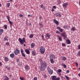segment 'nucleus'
Segmentation results:
<instances>
[{"instance_id": "1", "label": "nucleus", "mask_w": 80, "mask_h": 80, "mask_svg": "<svg viewBox=\"0 0 80 80\" xmlns=\"http://www.w3.org/2000/svg\"><path fill=\"white\" fill-rule=\"evenodd\" d=\"M41 67L39 69L41 72H43L45 70V68H47V64L45 62H43L41 63Z\"/></svg>"}, {"instance_id": "2", "label": "nucleus", "mask_w": 80, "mask_h": 80, "mask_svg": "<svg viewBox=\"0 0 80 80\" xmlns=\"http://www.w3.org/2000/svg\"><path fill=\"white\" fill-rule=\"evenodd\" d=\"M18 41H19L20 43V44H22V45H23L24 43L26 42V41H25V38H23L22 40L20 38H19L18 39Z\"/></svg>"}, {"instance_id": "3", "label": "nucleus", "mask_w": 80, "mask_h": 80, "mask_svg": "<svg viewBox=\"0 0 80 80\" xmlns=\"http://www.w3.org/2000/svg\"><path fill=\"white\" fill-rule=\"evenodd\" d=\"M45 48L43 47H41L39 49V52L42 53L43 54L45 53Z\"/></svg>"}, {"instance_id": "4", "label": "nucleus", "mask_w": 80, "mask_h": 80, "mask_svg": "<svg viewBox=\"0 0 80 80\" xmlns=\"http://www.w3.org/2000/svg\"><path fill=\"white\" fill-rule=\"evenodd\" d=\"M47 70L49 74H50V75H52V74L53 73V71L51 70V69L48 66V67Z\"/></svg>"}, {"instance_id": "5", "label": "nucleus", "mask_w": 80, "mask_h": 80, "mask_svg": "<svg viewBox=\"0 0 80 80\" xmlns=\"http://www.w3.org/2000/svg\"><path fill=\"white\" fill-rule=\"evenodd\" d=\"M52 78V80H60V78H56V77L55 76H53L51 77Z\"/></svg>"}, {"instance_id": "6", "label": "nucleus", "mask_w": 80, "mask_h": 80, "mask_svg": "<svg viewBox=\"0 0 80 80\" xmlns=\"http://www.w3.org/2000/svg\"><path fill=\"white\" fill-rule=\"evenodd\" d=\"M14 53L15 55H18V53H20V50L18 49H16L14 52Z\"/></svg>"}, {"instance_id": "7", "label": "nucleus", "mask_w": 80, "mask_h": 80, "mask_svg": "<svg viewBox=\"0 0 80 80\" xmlns=\"http://www.w3.org/2000/svg\"><path fill=\"white\" fill-rule=\"evenodd\" d=\"M68 6V2H66L63 4L62 7L64 8H67Z\"/></svg>"}, {"instance_id": "8", "label": "nucleus", "mask_w": 80, "mask_h": 80, "mask_svg": "<svg viewBox=\"0 0 80 80\" xmlns=\"http://www.w3.org/2000/svg\"><path fill=\"white\" fill-rule=\"evenodd\" d=\"M23 50L22 49H21V52L22 57H25V54H24V53H23Z\"/></svg>"}, {"instance_id": "9", "label": "nucleus", "mask_w": 80, "mask_h": 80, "mask_svg": "<svg viewBox=\"0 0 80 80\" xmlns=\"http://www.w3.org/2000/svg\"><path fill=\"white\" fill-rule=\"evenodd\" d=\"M45 37H48V38H50V33H47L45 35Z\"/></svg>"}, {"instance_id": "10", "label": "nucleus", "mask_w": 80, "mask_h": 80, "mask_svg": "<svg viewBox=\"0 0 80 80\" xmlns=\"http://www.w3.org/2000/svg\"><path fill=\"white\" fill-rule=\"evenodd\" d=\"M53 22L54 23H55L56 24V25H58L59 23H58V22L55 19H54L53 20Z\"/></svg>"}, {"instance_id": "11", "label": "nucleus", "mask_w": 80, "mask_h": 80, "mask_svg": "<svg viewBox=\"0 0 80 80\" xmlns=\"http://www.w3.org/2000/svg\"><path fill=\"white\" fill-rule=\"evenodd\" d=\"M56 15L57 17H61V14H60V12H57L56 13Z\"/></svg>"}, {"instance_id": "12", "label": "nucleus", "mask_w": 80, "mask_h": 80, "mask_svg": "<svg viewBox=\"0 0 80 80\" xmlns=\"http://www.w3.org/2000/svg\"><path fill=\"white\" fill-rule=\"evenodd\" d=\"M10 57L11 58H14V57H15V54L13 53H11L10 54Z\"/></svg>"}, {"instance_id": "13", "label": "nucleus", "mask_w": 80, "mask_h": 80, "mask_svg": "<svg viewBox=\"0 0 80 80\" xmlns=\"http://www.w3.org/2000/svg\"><path fill=\"white\" fill-rule=\"evenodd\" d=\"M25 51L27 54H29L30 53V51H29V50L28 49H25Z\"/></svg>"}, {"instance_id": "14", "label": "nucleus", "mask_w": 80, "mask_h": 80, "mask_svg": "<svg viewBox=\"0 0 80 80\" xmlns=\"http://www.w3.org/2000/svg\"><path fill=\"white\" fill-rule=\"evenodd\" d=\"M50 58H55V55H51L50 56Z\"/></svg>"}, {"instance_id": "15", "label": "nucleus", "mask_w": 80, "mask_h": 80, "mask_svg": "<svg viewBox=\"0 0 80 80\" xmlns=\"http://www.w3.org/2000/svg\"><path fill=\"white\" fill-rule=\"evenodd\" d=\"M66 42L67 44H70L71 42L69 40H67L66 41Z\"/></svg>"}, {"instance_id": "16", "label": "nucleus", "mask_w": 80, "mask_h": 80, "mask_svg": "<svg viewBox=\"0 0 80 80\" xmlns=\"http://www.w3.org/2000/svg\"><path fill=\"white\" fill-rule=\"evenodd\" d=\"M28 68H29L28 66H27V65L25 66V70H28Z\"/></svg>"}, {"instance_id": "17", "label": "nucleus", "mask_w": 80, "mask_h": 80, "mask_svg": "<svg viewBox=\"0 0 80 80\" xmlns=\"http://www.w3.org/2000/svg\"><path fill=\"white\" fill-rule=\"evenodd\" d=\"M61 35L62 37H64L66 35V33L65 32H63L62 33Z\"/></svg>"}, {"instance_id": "18", "label": "nucleus", "mask_w": 80, "mask_h": 80, "mask_svg": "<svg viewBox=\"0 0 80 80\" xmlns=\"http://www.w3.org/2000/svg\"><path fill=\"white\" fill-rule=\"evenodd\" d=\"M4 60L5 62H8V59L7 57H5L4 58Z\"/></svg>"}, {"instance_id": "19", "label": "nucleus", "mask_w": 80, "mask_h": 80, "mask_svg": "<svg viewBox=\"0 0 80 80\" xmlns=\"http://www.w3.org/2000/svg\"><path fill=\"white\" fill-rule=\"evenodd\" d=\"M67 59V58L65 57H62V60H63V61H65V60H66V59Z\"/></svg>"}, {"instance_id": "20", "label": "nucleus", "mask_w": 80, "mask_h": 80, "mask_svg": "<svg viewBox=\"0 0 80 80\" xmlns=\"http://www.w3.org/2000/svg\"><path fill=\"white\" fill-rule=\"evenodd\" d=\"M50 61L51 63H54V61H53V59L52 58H50Z\"/></svg>"}, {"instance_id": "21", "label": "nucleus", "mask_w": 80, "mask_h": 80, "mask_svg": "<svg viewBox=\"0 0 80 80\" xmlns=\"http://www.w3.org/2000/svg\"><path fill=\"white\" fill-rule=\"evenodd\" d=\"M31 48H33L35 46V44L33 43H32L31 45Z\"/></svg>"}, {"instance_id": "22", "label": "nucleus", "mask_w": 80, "mask_h": 80, "mask_svg": "<svg viewBox=\"0 0 80 80\" xmlns=\"http://www.w3.org/2000/svg\"><path fill=\"white\" fill-rule=\"evenodd\" d=\"M5 80H9V78H8L7 76H5V78H4Z\"/></svg>"}, {"instance_id": "23", "label": "nucleus", "mask_w": 80, "mask_h": 80, "mask_svg": "<svg viewBox=\"0 0 80 80\" xmlns=\"http://www.w3.org/2000/svg\"><path fill=\"white\" fill-rule=\"evenodd\" d=\"M58 38L59 41H62V38L61 37V36H60Z\"/></svg>"}, {"instance_id": "24", "label": "nucleus", "mask_w": 80, "mask_h": 80, "mask_svg": "<svg viewBox=\"0 0 80 80\" xmlns=\"http://www.w3.org/2000/svg\"><path fill=\"white\" fill-rule=\"evenodd\" d=\"M33 35L32 34H30L29 35V37L30 38H33Z\"/></svg>"}, {"instance_id": "25", "label": "nucleus", "mask_w": 80, "mask_h": 80, "mask_svg": "<svg viewBox=\"0 0 80 80\" xmlns=\"http://www.w3.org/2000/svg\"><path fill=\"white\" fill-rule=\"evenodd\" d=\"M32 55L34 56L35 55V54H36V53L35 51H32Z\"/></svg>"}, {"instance_id": "26", "label": "nucleus", "mask_w": 80, "mask_h": 80, "mask_svg": "<svg viewBox=\"0 0 80 80\" xmlns=\"http://www.w3.org/2000/svg\"><path fill=\"white\" fill-rule=\"evenodd\" d=\"M4 41H8V39L6 37H5L4 39Z\"/></svg>"}, {"instance_id": "27", "label": "nucleus", "mask_w": 80, "mask_h": 80, "mask_svg": "<svg viewBox=\"0 0 80 80\" xmlns=\"http://www.w3.org/2000/svg\"><path fill=\"white\" fill-rule=\"evenodd\" d=\"M75 29L74 28H72L71 29V31H75Z\"/></svg>"}, {"instance_id": "28", "label": "nucleus", "mask_w": 80, "mask_h": 80, "mask_svg": "<svg viewBox=\"0 0 80 80\" xmlns=\"http://www.w3.org/2000/svg\"><path fill=\"white\" fill-rule=\"evenodd\" d=\"M39 25L40 26V27H41V28H42V27H43V24L42 23L40 22L39 23Z\"/></svg>"}, {"instance_id": "29", "label": "nucleus", "mask_w": 80, "mask_h": 80, "mask_svg": "<svg viewBox=\"0 0 80 80\" xmlns=\"http://www.w3.org/2000/svg\"><path fill=\"white\" fill-rule=\"evenodd\" d=\"M20 79H21V80H25V79L24 77H20Z\"/></svg>"}, {"instance_id": "30", "label": "nucleus", "mask_w": 80, "mask_h": 80, "mask_svg": "<svg viewBox=\"0 0 80 80\" xmlns=\"http://www.w3.org/2000/svg\"><path fill=\"white\" fill-rule=\"evenodd\" d=\"M10 3H7V7H10Z\"/></svg>"}, {"instance_id": "31", "label": "nucleus", "mask_w": 80, "mask_h": 80, "mask_svg": "<svg viewBox=\"0 0 80 80\" xmlns=\"http://www.w3.org/2000/svg\"><path fill=\"white\" fill-rule=\"evenodd\" d=\"M7 17L8 21H9L10 20V16H7Z\"/></svg>"}, {"instance_id": "32", "label": "nucleus", "mask_w": 80, "mask_h": 80, "mask_svg": "<svg viewBox=\"0 0 80 80\" xmlns=\"http://www.w3.org/2000/svg\"><path fill=\"white\" fill-rule=\"evenodd\" d=\"M63 37H64V40H67V36H64Z\"/></svg>"}, {"instance_id": "33", "label": "nucleus", "mask_w": 80, "mask_h": 80, "mask_svg": "<svg viewBox=\"0 0 80 80\" xmlns=\"http://www.w3.org/2000/svg\"><path fill=\"white\" fill-rule=\"evenodd\" d=\"M3 32V29H0V32L1 33H2Z\"/></svg>"}, {"instance_id": "34", "label": "nucleus", "mask_w": 80, "mask_h": 80, "mask_svg": "<svg viewBox=\"0 0 80 80\" xmlns=\"http://www.w3.org/2000/svg\"><path fill=\"white\" fill-rule=\"evenodd\" d=\"M5 45L7 46H8L9 45V43L8 42H6L5 43Z\"/></svg>"}, {"instance_id": "35", "label": "nucleus", "mask_w": 80, "mask_h": 80, "mask_svg": "<svg viewBox=\"0 0 80 80\" xmlns=\"http://www.w3.org/2000/svg\"><path fill=\"white\" fill-rule=\"evenodd\" d=\"M8 22H9V23L11 25H12V22H11V21H10V20L9 21H8Z\"/></svg>"}, {"instance_id": "36", "label": "nucleus", "mask_w": 80, "mask_h": 80, "mask_svg": "<svg viewBox=\"0 0 80 80\" xmlns=\"http://www.w3.org/2000/svg\"><path fill=\"white\" fill-rule=\"evenodd\" d=\"M4 27L5 29H7V25H4Z\"/></svg>"}, {"instance_id": "37", "label": "nucleus", "mask_w": 80, "mask_h": 80, "mask_svg": "<svg viewBox=\"0 0 80 80\" xmlns=\"http://www.w3.org/2000/svg\"><path fill=\"white\" fill-rule=\"evenodd\" d=\"M62 45L63 47H65L66 46V45H65V44L64 43H62Z\"/></svg>"}, {"instance_id": "38", "label": "nucleus", "mask_w": 80, "mask_h": 80, "mask_svg": "<svg viewBox=\"0 0 80 80\" xmlns=\"http://www.w3.org/2000/svg\"><path fill=\"white\" fill-rule=\"evenodd\" d=\"M59 30L60 32H63V30L62 29H60Z\"/></svg>"}, {"instance_id": "39", "label": "nucleus", "mask_w": 80, "mask_h": 80, "mask_svg": "<svg viewBox=\"0 0 80 80\" xmlns=\"http://www.w3.org/2000/svg\"><path fill=\"white\" fill-rule=\"evenodd\" d=\"M37 78L36 77H34L33 79V80H37Z\"/></svg>"}, {"instance_id": "40", "label": "nucleus", "mask_w": 80, "mask_h": 80, "mask_svg": "<svg viewBox=\"0 0 80 80\" xmlns=\"http://www.w3.org/2000/svg\"><path fill=\"white\" fill-rule=\"evenodd\" d=\"M65 77L68 80H69V78H68V77L67 76H66Z\"/></svg>"}, {"instance_id": "41", "label": "nucleus", "mask_w": 80, "mask_h": 80, "mask_svg": "<svg viewBox=\"0 0 80 80\" xmlns=\"http://www.w3.org/2000/svg\"><path fill=\"white\" fill-rule=\"evenodd\" d=\"M67 26L66 25L64 26H63V28H65V29H67Z\"/></svg>"}, {"instance_id": "42", "label": "nucleus", "mask_w": 80, "mask_h": 80, "mask_svg": "<svg viewBox=\"0 0 80 80\" xmlns=\"http://www.w3.org/2000/svg\"><path fill=\"white\" fill-rule=\"evenodd\" d=\"M43 76L44 78H47V75H46V74H44Z\"/></svg>"}, {"instance_id": "43", "label": "nucleus", "mask_w": 80, "mask_h": 80, "mask_svg": "<svg viewBox=\"0 0 80 80\" xmlns=\"http://www.w3.org/2000/svg\"><path fill=\"white\" fill-rule=\"evenodd\" d=\"M42 17L41 16H40L39 18V19L40 20H42Z\"/></svg>"}, {"instance_id": "44", "label": "nucleus", "mask_w": 80, "mask_h": 80, "mask_svg": "<svg viewBox=\"0 0 80 80\" xmlns=\"http://www.w3.org/2000/svg\"><path fill=\"white\" fill-rule=\"evenodd\" d=\"M58 72H59V73L62 72V70H61V69H59L58 70Z\"/></svg>"}, {"instance_id": "45", "label": "nucleus", "mask_w": 80, "mask_h": 80, "mask_svg": "<svg viewBox=\"0 0 80 80\" xmlns=\"http://www.w3.org/2000/svg\"><path fill=\"white\" fill-rule=\"evenodd\" d=\"M19 17H23V15L20 14L19 15Z\"/></svg>"}, {"instance_id": "46", "label": "nucleus", "mask_w": 80, "mask_h": 80, "mask_svg": "<svg viewBox=\"0 0 80 80\" xmlns=\"http://www.w3.org/2000/svg\"><path fill=\"white\" fill-rule=\"evenodd\" d=\"M57 29H58V30H60V27H57Z\"/></svg>"}, {"instance_id": "47", "label": "nucleus", "mask_w": 80, "mask_h": 80, "mask_svg": "<svg viewBox=\"0 0 80 80\" xmlns=\"http://www.w3.org/2000/svg\"><path fill=\"white\" fill-rule=\"evenodd\" d=\"M75 63L76 65V67H78V63L77 62H76Z\"/></svg>"}, {"instance_id": "48", "label": "nucleus", "mask_w": 80, "mask_h": 80, "mask_svg": "<svg viewBox=\"0 0 80 80\" xmlns=\"http://www.w3.org/2000/svg\"><path fill=\"white\" fill-rule=\"evenodd\" d=\"M78 55L80 56V51H79L78 52Z\"/></svg>"}, {"instance_id": "49", "label": "nucleus", "mask_w": 80, "mask_h": 80, "mask_svg": "<svg viewBox=\"0 0 80 80\" xmlns=\"http://www.w3.org/2000/svg\"><path fill=\"white\" fill-rule=\"evenodd\" d=\"M16 61H17V62H20V60H19V59H16Z\"/></svg>"}, {"instance_id": "50", "label": "nucleus", "mask_w": 80, "mask_h": 80, "mask_svg": "<svg viewBox=\"0 0 80 80\" xmlns=\"http://www.w3.org/2000/svg\"><path fill=\"white\" fill-rule=\"evenodd\" d=\"M43 4H41V7L40 8H43Z\"/></svg>"}, {"instance_id": "51", "label": "nucleus", "mask_w": 80, "mask_h": 80, "mask_svg": "<svg viewBox=\"0 0 80 80\" xmlns=\"http://www.w3.org/2000/svg\"><path fill=\"white\" fill-rule=\"evenodd\" d=\"M63 67H64V68H66V65L65 64L63 65Z\"/></svg>"}, {"instance_id": "52", "label": "nucleus", "mask_w": 80, "mask_h": 80, "mask_svg": "<svg viewBox=\"0 0 80 80\" xmlns=\"http://www.w3.org/2000/svg\"><path fill=\"white\" fill-rule=\"evenodd\" d=\"M53 8L55 9L56 8V6H53Z\"/></svg>"}, {"instance_id": "53", "label": "nucleus", "mask_w": 80, "mask_h": 80, "mask_svg": "<svg viewBox=\"0 0 80 80\" xmlns=\"http://www.w3.org/2000/svg\"><path fill=\"white\" fill-rule=\"evenodd\" d=\"M42 39H43L44 38V36H43V35H42Z\"/></svg>"}, {"instance_id": "54", "label": "nucleus", "mask_w": 80, "mask_h": 80, "mask_svg": "<svg viewBox=\"0 0 80 80\" xmlns=\"http://www.w3.org/2000/svg\"><path fill=\"white\" fill-rule=\"evenodd\" d=\"M58 4H60V3H61V1H58Z\"/></svg>"}, {"instance_id": "55", "label": "nucleus", "mask_w": 80, "mask_h": 80, "mask_svg": "<svg viewBox=\"0 0 80 80\" xmlns=\"http://www.w3.org/2000/svg\"><path fill=\"white\" fill-rule=\"evenodd\" d=\"M10 68L9 67H8V68H7V70H10Z\"/></svg>"}, {"instance_id": "56", "label": "nucleus", "mask_w": 80, "mask_h": 80, "mask_svg": "<svg viewBox=\"0 0 80 80\" xmlns=\"http://www.w3.org/2000/svg\"><path fill=\"white\" fill-rule=\"evenodd\" d=\"M69 70H67V73H69Z\"/></svg>"}, {"instance_id": "57", "label": "nucleus", "mask_w": 80, "mask_h": 80, "mask_svg": "<svg viewBox=\"0 0 80 80\" xmlns=\"http://www.w3.org/2000/svg\"><path fill=\"white\" fill-rule=\"evenodd\" d=\"M78 49H79V50H80V45H79V47L78 48Z\"/></svg>"}, {"instance_id": "58", "label": "nucleus", "mask_w": 80, "mask_h": 80, "mask_svg": "<svg viewBox=\"0 0 80 80\" xmlns=\"http://www.w3.org/2000/svg\"><path fill=\"white\" fill-rule=\"evenodd\" d=\"M56 33H60V32H59V31H57L56 32Z\"/></svg>"}, {"instance_id": "59", "label": "nucleus", "mask_w": 80, "mask_h": 80, "mask_svg": "<svg viewBox=\"0 0 80 80\" xmlns=\"http://www.w3.org/2000/svg\"><path fill=\"white\" fill-rule=\"evenodd\" d=\"M52 12H54V10L53 9H52Z\"/></svg>"}, {"instance_id": "60", "label": "nucleus", "mask_w": 80, "mask_h": 80, "mask_svg": "<svg viewBox=\"0 0 80 80\" xmlns=\"http://www.w3.org/2000/svg\"><path fill=\"white\" fill-rule=\"evenodd\" d=\"M0 66H2V63L0 62Z\"/></svg>"}, {"instance_id": "61", "label": "nucleus", "mask_w": 80, "mask_h": 80, "mask_svg": "<svg viewBox=\"0 0 80 80\" xmlns=\"http://www.w3.org/2000/svg\"><path fill=\"white\" fill-rule=\"evenodd\" d=\"M29 26H30V25H31V23H29Z\"/></svg>"}, {"instance_id": "62", "label": "nucleus", "mask_w": 80, "mask_h": 80, "mask_svg": "<svg viewBox=\"0 0 80 80\" xmlns=\"http://www.w3.org/2000/svg\"><path fill=\"white\" fill-rule=\"evenodd\" d=\"M28 16L29 17H30V14H29V15H28Z\"/></svg>"}, {"instance_id": "63", "label": "nucleus", "mask_w": 80, "mask_h": 80, "mask_svg": "<svg viewBox=\"0 0 80 80\" xmlns=\"http://www.w3.org/2000/svg\"><path fill=\"white\" fill-rule=\"evenodd\" d=\"M2 33H1L0 32V36L1 35H2Z\"/></svg>"}, {"instance_id": "64", "label": "nucleus", "mask_w": 80, "mask_h": 80, "mask_svg": "<svg viewBox=\"0 0 80 80\" xmlns=\"http://www.w3.org/2000/svg\"><path fill=\"white\" fill-rule=\"evenodd\" d=\"M78 76H79V77H80V73H79V74H78Z\"/></svg>"}]
</instances>
